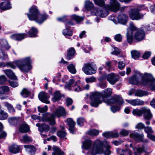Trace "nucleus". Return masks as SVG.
Here are the masks:
<instances>
[{"label":"nucleus","instance_id":"64","mask_svg":"<svg viewBox=\"0 0 155 155\" xmlns=\"http://www.w3.org/2000/svg\"><path fill=\"white\" fill-rule=\"evenodd\" d=\"M9 84L10 85L13 87H16L18 86V84L16 81H10Z\"/></svg>","mask_w":155,"mask_h":155},{"label":"nucleus","instance_id":"56","mask_svg":"<svg viewBox=\"0 0 155 155\" xmlns=\"http://www.w3.org/2000/svg\"><path fill=\"white\" fill-rule=\"evenodd\" d=\"M95 81L96 78L94 77H91L86 78L85 79V81L87 83H92L95 82Z\"/></svg>","mask_w":155,"mask_h":155},{"label":"nucleus","instance_id":"52","mask_svg":"<svg viewBox=\"0 0 155 155\" xmlns=\"http://www.w3.org/2000/svg\"><path fill=\"white\" fill-rule=\"evenodd\" d=\"M66 133L63 131L59 130L57 133V135L61 138L64 137L66 136Z\"/></svg>","mask_w":155,"mask_h":155},{"label":"nucleus","instance_id":"3","mask_svg":"<svg viewBox=\"0 0 155 155\" xmlns=\"http://www.w3.org/2000/svg\"><path fill=\"white\" fill-rule=\"evenodd\" d=\"M31 62L30 58L28 57L16 61L14 62H7L6 63L0 62V67L7 66L15 69L16 65L21 71L27 73L32 68Z\"/></svg>","mask_w":155,"mask_h":155},{"label":"nucleus","instance_id":"24","mask_svg":"<svg viewBox=\"0 0 155 155\" xmlns=\"http://www.w3.org/2000/svg\"><path fill=\"white\" fill-rule=\"evenodd\" d=\"M75 51L73 48H70L67 51L66 58L68 60H70L74 58L75 56Z\"/></svg>","mask_w":155,"mask_h":155},{"label":"nucleus","instance_id":"2","mask_svg":"<svg viewBox=\"0 0 155 155\" xmlns=\"http://www.w3.org/2000/svg\"><path fill=\"white\" fill-rule=\"evenodd\" d=\"M129 81L132 84L138 85L142 83L144 86H149L152 91H155V79L153 78L150 74L145 73L143 75L142 74L138 72L130 78Z\"/></svg>","mask_w":155,"mask_h":155},{"label":"nucleus","instance_id":"61","mask_svg":"<svg viewBox=\"0 0 155 155\" xmlns=\"http://www.w3.org/2000/svg\"><path fill=\"white\" fill-rule=\"evenodd\" d=\"M151 55V52L150 51L145 52L143 56V58L144 59H147L149 58Z\"/></svg>","mask_w":155,"mask_h":155},{"label":"nucleus","instance_id":"35","mask_svg":"<svg viewBox=\"0 0 155 155\" xmlns=\"http://www.w3.org/2000/svg\"><path fill=\"white\" fill-rule=\"evenodd\" d=\"M10 90L9 87L7 86H3L0 87V95L6 94Z\"/></svg>","mask_w":155,"mask_h":155},{"label":"nucleus","instance_id":"62","mask_svg":"<svg viewBox=\"0 0 155 155\" xmlns=\"http://www.w3.org/2000/svg\"><path fill=\"white\" fill-rule=\"evenodd\" d=\"M66 101L67 102V106L68 107L71 105L73 102L72 99L69 97L67 98L66 99Z\"/></svg>","mask_w":155,"mask_h":155},{"label":"nucleus","instance_id":"9","mask_svg":"<svg viewBox=\"0 0 155 155\" xmlns=\"http://www.w3.org/2000/svg\"><path fill=\"white\" fill-rule=\"evenodd\" d=\"M137 28L135 27L133 23L130 22V27L127 29V32L126 36L128 42L130 44H131L133 40V32L137 30Z\"/></svg>","mask_w":155,"mask_h":155},{"label":"nucleus","instance_id":"18","mask_svg":"<svg viewBox=\"0 0 155 155\" xmlns=\"http://www.w3.org/2000/svg\"><path fill=\"white\" fill-rule=\"evenodd\" d=\"M65 113V110L64 107H60L56 109L55 111L54 114L55 117H59L64 115Z\"/></svg>","mask_w":155,"mask_h":155},{"label":"nucleus","instance_id":"53","mask_svg":"<svg viewBox=\"0 0 155 155\" xmlns=\"http://www.w3.org/2000/svg\"><path fill=\"white\" fill-rule=\"evenodd\" d=\"M144 128L145 131L147 133V136L148 137V135L151 134L150 133L153 132L152 128L150 127L147 126V127H145Z\"/></svg>","mask_w":155,"mask_h":155},{"label":"nucleus","instance_id":"58","mask_svg":"<svg viewBox=\"0 0 155 155\" xmlns=\"http://www.w3.org/2000/svg\"><path fill=\"white\" fill-rule=\"evenodd\" d=\"M125 65V64L122 61H120L118 62V68L120 70H122L124 68Z\"/></svg>","mask_w":155,"mask_h":155},{"label":"nucleus","instance_id":"14","mask_svg":"<svg viewBox=\"0 0 155 155\" xmlns=\"http://www.w3.org/2000/svg\"><path fill=\"white\" fill-rule=\"evenodd\" d=\"M38 98L42 102L47 104H49L50 102L48 100L50 96L48 94L45 92H41L38 95Z\"/></svg>","mask_w":155,"mask_h":155},{"label":"nucleus","instance_id":"28","mask_svg":"<svg viewBox=\"0 0 155 155\" xmlns=\"http://www.w3.org/2000/svg\"><path fill=\"white\" fill-rule=\"evenodd\" d=\"M11 8V5L9 1L3 2L1 4L0 8L3 10L9 9Z\"/></svg>","mask_w":155,"mask_h":155},{"label":"nucleus","instance_id":"31","mask_svg":"<svg viewBox=\"0 0 155 155\" xmlns=\"http://www.w3.org/2000/svg\"><path fill=\"white\" fill-rule=\"evenodd\" d=\"M19 130L21 133H25L29 131V127L27 124H23L21 125Z\"/></svg>","mask_w":155,"mask_h":155},{"label":"nucleus","instance_id":"47","mask_svg":"<svg viewBox=\"0 0 155 155\" xmlns=\"http://www.w3.org/2000/svg\"><path fill=\"white\" fill-rule=\"evenodd\" d=\"M88 134L91 136H97L99 134V131L95 129H93L88 131Z\"/></svg>","mask_w":155,"mask_h":155},{"label":"nucleus","instance_id":"37","mask_svg":"<svg viewBox=\"0 0 155 155\" xmlns=\"http://www.w3.org/2000/svg\"><path fill=\"white\" fill-rule=\"evenodd\" d=\"M8 120L10 124L13 125H17L19 122V119L15 117H12L9 118Z\"/></svg>","mask_w":155,"mask_h":155},{"label":"nucleus","instance_id":"59","mask_svg":"<svg viewBox=\"0 0 155 155\" xmlns=\"http://www.w3.org/2000/svg\"><path fill=\"white\" fill-rule=\"evenodd\" d=\"M114 50L111 53L112 54L114 55L119 54L120 53V50L117 47L114 48Z\"/></svg>","mask_w":155,"mask_h":155},{"label":"nucleus","instance_id":"13","mask_svg":"<svg viewBox=\"0 0 155 155\" xmlns=\"http://www.w3.org/2000/svg\"><path fill=\"white\" fill-rule=\"evenodd\" d=\"M120 79L119 76L114 73L108 74L107 81L111 84L114 85Z\"/></svg>","mask_w":155,"mask_h":155},{"label":"nucleus","instance_id":"54","mask_svg":"<svg viewBox=\"0 0 155 155\" xmlns=\"http://www.w3.org/2000/svg\"><path fill=\"white\" fill-rule=\"evenodd\" d=\"M74 80L73 79H71L67 82L65 85V87L67 88H69L71 87L72 84L74 83Z\"/></svg>","mask_w":155,"mask_h":155},{"label":"nucleus","instance_id":"16","mask_svg":"<svg viewBox=\"0 0 155 155\" xmlns=\"http://www.w3.org/2000/svg\"><path fill=\"white\" fill-rule=\"evenodd\" d=\"M145 34L144 31L140 30L137 31L134 35L135 39L138 41H140L144 39Z\"/></svg>","mask_w":155,"mask_h":155},{"label":"nucleus","instance_id":"41","mask_svg":"<svg viewBox=\"0 0 155 155\" xmlns=\"http://www.w3.org/2000/svg\"><path fill=\"white\" fill-rule=\"evenodd\" d=\"M8 117V114L4 110L0 109V120L6 119Z\"/></svg>","mask_w":155,"mask_h":155},{"label":"nucleus","instance_id":"48","mask_svg":"<svg viewBox=\"0 0 155 155\" xmlns=\"http://www.w3.org/2000/svg\"><path fill=\"white\" fill-rule=\"evenodd\" d=\"M8 58L7 54H5L4 51L0 48V59L5 60Z\"/></svg>","mask_w":155,"mask_h":155},{"label":"nucleus","instance_id":"6","mask_svg":"<svg viewBox=\"0 0 155 155\" xmlns=\"http://www.w3.org/2000/svg\"><path fill=\"white\" fill-rule=\"evenodd\" d=\"M27 15L29 20L35 21L39 24H41L48 18L46 14H41L35 5L32 6L29 9V13Z\"/></svg>","mask_w":155,"mask_h":155},{"label":"nucleus","instance_id":"60","mask_svg":"<svg viewBox=\"0 0 155 155\" xmlns=\"http://www.w3.org/2000/svg\"><path fill=\"white\" fill-rule=\"evenodd\" d=\"M144 124L142 123H139L136 126V128L138 129H142L144 128Z\"/></svg>","mask_w":155,"mask_h":155},{"label":"nucleus","instance_id":"42","mask_svg":"<svg viewBox=\"0 0 155 155\" xmlns=\"http://www.w3.org/2000/svg\"><path fill=\"white\" fill-rule=\"evenodd\" d=\"M21 141L25 143L26 142H30L32 141V139L27 135H25L23 137L22 139H20Z\"/></svg>","mask_w":155,"mask_h":155},{"label":"nucleus","instance_id":"29","mask_svg":"<svg viewBox=\"0 0 155 155\" xmlns=\"http://www.w3.org/2000/svg\"><path fill=\"white\" fill-rule=\"evenodd\" d=\"M103 136L107 138L111 137H116L119 136L117 133H113L110 132H106L103 134Z\"/></svg>","mask_w":155,"mask_h":155},{"label":"nucleus","instance_id":"17","mask_svg":"<svg viewBox=\"0 0 155 155\" xmlns=\"http://www.w3.org/2000/svg\"><path fill=\"white\" fill-rule=\"evenodd\" d=\"M125 101L128 103L133 106L142 105L144 104V102L138 99L129 100L126 99Z\"/></svg>","mask_w":155,"mask_h":155},{"label":"nucleus","instance_id":"12","mask_svg":"<svg viewBox=\"0 0 155 155\" xmlns=\"http://www.w3.org/2000/svg\"><path fill=\"white\" fill-rule=\"evenodd\" d=\"M82 70L86 74L91 75L96 73V70L92 67L91 64L90 63L84 64Z\"/></svg>","mask_w":155,"mask_h":155},{"label":"nucleus","instance_id":"63","mask_svg":"<svg viewBox=\"0 0 155 155\" xmlns=\"http://www.w3.org/2000/svg\"><path fill=\"white\" fill-rule=\"evenodd\" d=\"M120 134L122 136H125L128 135L129 132L127 130H122L120 132Z\"/></svg>","mask_w":155,"mask_h":155},{"label":"nucleus","instance_id":"39","mask_svg":"<svg viewBox=\"0 0 155 155\" xmlns=\"http://www.w3.org/2000/svg\"><path fill=\"white\" fill-rule=\"evenodd\" d=\"M85 7L88 10H91L94 8V4L90 1H86L85 3Z\"/></svg>","mask_w":155,"mask_h":155},{"label":"nucleus","instance_id":"15","mask_svg":"<svg viewBox=\"0 0 155 155\" xmlns=\"http://www.w3.org/2000/svg\"><path fill=\"white\" fill-rule=\"evenodd\" d=\"M67 120V124L69 127V130L70 132L72 134H74L75 122L71 118H68Z\"/></svg>","mask_w":155,"mask_h":155},{"label":"nucleus","instance_id":"20","mask_svg":"<svg viewBox=\"0 0 155 155\" xmlns=\"http://www.w3.org/2000/svg\"><path fill=\"white\" fill-rule=\"evenodd\" d=\"M36 126L38 127L39 131L41 133L44 131L48 132L49 130V126L45 124H41L40 123L36 124Z\"/></svg>","mask_w":155,"mask_h":155},{"label":"nucleus","instance_id":"51","mask_svg":"<svg viewBox=\"0 0 155 155\" xmlns=\"http://www.w3.org/2000/svg\"><path fill=\"white\" fill-rule=\"evenodd\" d=\"M114 39L116 41L119 42H121L122 39V37L120 34H118L115 36Z\"/></svg>","mask_w":155,"mask_h":155},{"label":"nucleus","instance_id":"4","mask_svg":"<svg viewBox=\"0 0 155 155\" xmlns=\"http://www.w3.org/2000/svg\"><path fill=\"white\" fill-rule=\"evenodd\" d=\"M112 89L110 88L105 89L102 92H95L92 93L90 96L91 105L95 107H97L103 101L100 99L102 97L104 102H106L105 99L109 97L111 95Z\"/></svg>","mask_w":155,"mask_h":155},{"label":"nucleus","instance_id":"45","mask_svg":"<svg viewBox=\"0 0 155 155\" xmlns=\"http://www.w3.org/2000/svg\"><path fill=\"white\" fill-rule=\"evenodd\" d=\"M144 152V149L143 147L136 148L134 150L135 155H141V153Z\"/></svg>","mask_w":155,"mask_h":155},{"label":"nucleus","instance_id":"49","mask_svg":"<svg viewBox=\"0 0 155 155\" xmlns=\"http://www.w3.org/2000/svg\"><path fill=\"white\" fill-rule=\"evenodd\" d=\"M71 18L72 19L75 20L78 23L80 22L83 20V18L81 17L75 15H72Z\"/></svg>","mask_w":155,"mask_h":155},{"label":"nucleus","instance_id":"7","mask_svg":"<svg viewBox=\"0 0 155 155\" xmlns=\"http://www.w3.org/2000/svg\"><path fill=\"white\" fill-rule=\"evenodd\" d=\"M132 113L134 115L138 116H142L143 113L144 119H151L152 117V115L150 112V110L147 107H143L141 110L138 109H134Z\"/></svg>","mask_w":155,"mask_h":155},{"label":"nucleus","instance_id":"33","mask_svg":"<svg viewBox=\"0 0 155 155\" xmlns=\"http://www.w3.org/2000/svg\"><path fill=\"white\" fill-rule=\"evenodd\" d=\"M38 31L37 29L34 27L31 28V29L28 31V34L29 36L31 37H37V34Z\"/></svg>","mask_w":155,"mask_h":155},{"label":"nucleus","instance_id":"46","mask_svg":"<svg viewBox=\"0 0 155 155\" xmlns=\"http://www.w3.org/2000/svg\"><path fill=\"white\" fill-rule=\"evenodd\" d=\"M131 56L133 58L137 59L140 56V53L137 51L134 50L131 51Z\"/></svg>","mask_w":155,"mask_h":155},{"label":"nucleus","instance_id":"23","mask_svg":"<svg viewBox=\"0 0 155 155\" xmlns=\"http://www.w3.org/2000/svg\"><path fill=\"white\" fill-rule=\"evenodd\" d=\"M143 135H141L138 133L134 132L130 134V137L137 141H141Z\"/></svg>","mask_w":155,"mask_h":155},{"label":"nucleus","instance_id":"36","mask_svg":"<svg viewBox=\"0 0 155 155\" xmlns=\"http://www.w3.org/2000/svg\"><path fill=\"white\" fill-rule=\"evenodd\" d=\"M61 97L60 93L59 91H56L54 93V96L52 98V100L53 102H55L60 100Z\"/></svg>","mask_w":155,"mask_h":155},{"label":"nucleus","instance_id":"1","mask_svg":"<svg viewBox=\"0 0 155 155\" xmlns=\"http://www.w3.org/2000/svg\"><path fill=\"white\" fill-rule=\"evenodd\" d=\"M95 4L100 7L96 10L95 15L103 18L106 16L108 14V10L112 12H116L120 10L123 11L125 7L120 8L119 3L116 0H110V5H104L103 0H94Z\"/></svg>","mask_w":155,"mask_h":155},{"label":"nucleus","instance_id":"21","mask_svg":"<svg viewBox=\"0 0 155 155\" xmlns=\"http://www.w3.org/2000/svg\"><path fill=\"white\" fill-rule=\"evenodd\" d=\"M66 28L63 30L62 31L63 34L65 36L66 38L70 39L68 36H71L73 35V31L70 29V26H65Z\"/></svg>","mask_w":155,"mask_h":155},{"label":"nucleus","instance_id":"11","mask_svg":"<svg viewBox=\"0 0 155 155\" xmlns=\"http://www.w3.org/2000/svg\"><path fill=\"white\" fill-rule=\"evenodd\" d=\"M106 102H104L109 105L116 103H117L119 105H121L124 103V101L122 97L118 96H117L108 99L107 101H106Z\"/></svg>","mask_w":155,"mask_h":155},{"label":"nucleus","instance_id":"43","mask_svg":"<svg viewBox=\"0 0 155 155\" xmlns=\"http://www.w3.org/2000/svg\"><path fill=\"white\" fill-rule=\"evenodd\" d=\"M86 122L84 118L83 117H80L77 119V122L78 125L82 126L84 125V123Z\"/></svg>","mask_w":155,"mask_h":155},{"label":"nucleus","instance_id":"27","mask_svg":"<svg viewBox=\"0 0 155 155\" xmlns=\"http://www.w3.org/2000/svg\"><path fill=\"white\" fill-rule=\"evenodd\" d=\"M24 147L26 151L29 153L31 155H34L36 149L35 147L33 145H24Z\"/></svg>","mask_w":155,"mask_h":155},{"label":"nucleus","instance_id":"30","mask_svg":"<svg viewBox=\"0 0 155 155\" xmlns=\"http://www.w3.org/2000/svg\"><path fill=\"white\" fill-rule=\"evenodd\" d=\"M53 152L52 153V155H64V152L62 151L58 147L54 146L52 147Z\"/></svg>","mask_w":155,"mask_h":155},{"label":"nucleus","instance_id":"32","mask_svg":"<svg viewBox=\"0 0 155 155\" xmlns=\"http://www.w3.org/2000/svg\"><path fill=\"white\" fill-rule=\"evenodd\" d=\"M20 149L19 147L16 145H13L9 147L10 152L15 154L19 152Z\"/></svg>","mask_w":155,"mask_h":155},{"label":"nucleus","instance_id":"10","mask_svg":"<svg viewBox=\"0 0 155 155\" xmlns=\"http://www.w3.org/2000/svg\"><path fill=\"white\" fill-rule=\"evenodd\" d=\"M55 117L54 113H47L42 115V121L44 122L48 121L51 125H54L55 124Z\"/></svg>","mask_w":155,"mask_h":155},{"label":"nucleus","instance_id":"25","mask_svg":"<svg viewBox=\"0 0 155 155\" xmlns=\"http://www.w3.org/2000/svg\"><path fill=\"white\" fill-rule=\"evenodd\" d=\"M21 94L24 97H30L32 99L33 98V95H31V92L29 91L27 89L24 88L21 92Z\"/></svg>","mask_w":155,"mask_h":155},{"label":"nucleus","instance_id":"38","mask_svg":"<svg viewBox=\"0 0 155 155\" xmlns=\"http://www.w3.org/2000/svg\"><path fill=\"white\" fill-rule=\"evenodd\" d=\"M148 94V93L147 91L140 90H137L135 92V95L137 96L141 97L147 95Z\"/></svg>","mask_w":155,"mask_h":155},{"label":"nucleus","instance_id":"22","mask_svg":"<svg viewBox=\"0 0 155 155\" xmlns=\"http://www.w3.org/2000/svg\"><path fill=\"white\" fill-rule=\"evenodd\" d=\"M127 19V16L125 14H120L118 16V22L123 25H125L126 24Z\"/></svg>","mask_w":155,"mask_h":155},{"label":"nucleus","instance_id":"34","mask_svg":"<svg viewBox=\"0 0 155 155\" xmlns=\"http://www.w3.org/2000/svg\"><path fill=\"white\" fill-rule=\"evenodd\" d=\"M92 141L90 140H86L82 143V147L85 149H88L91 146Z\"/></svg>","mask_w":155,"mask_h":155},{"label":"nucleus","instance_id":"5","mask_svg":"<svg viewBox=\"0 0 155 155\" xmlns=\"http://www.w3.org/2000/svg\"><path fill=\"white\" fill-rule=\"evenodd\" d=\"M110 147V143L107 141L101 142L99 140H97L93 144L91 153L92 155H95L103 153L105 155H110L111 153L109 150Z\"/></svg>","mask_w":155,"mask_h":155},{"label":"nucleus","instance_id":"55","mask_svg":"<svg viewBox=\"0 0 155 155\" xmlns=\"http://www.w3.org/2000/svg\"><path fill=\"white\" fill-rule=\"evenodd\" d=\"M120 109V107L117 106H113L110 107V110L113 113H115L117 111H119Z\"/></svg>","mask_w":155,"mask_h":155},{"label":"nucleus","instance_id":"50","mask_svg":"<svg viewBox=\"0 0 155 155\" xmlns=\"http://www.w3.org/2000/svg\"><path fill=\"white\" fill-rule=\"evenodd\" d=\"M38 111L40 113H44L46 112L48 109V107L47 105H45L44 107H38Z\"/></svg>","mask_w":155,"mask_h":155},{"label":"nucleus","instance_id":"26","mask_svg":"<svg viewBox=\"0 0 155 155\" xmlns=\"http://www.w3.org/2000/svg\"><path fill=\"white\" fill-rule=\"evenodd\" d=\"M4 71L8 78L14 80H16L17 79V77L11 70L7 69L4 70Z\"/></svg>","mask_w":155,"mask_h":155},{"label":"nucleus","instance_id":"8","mask_svg":"<svg viewBox=\"0 0 155 155\" xmlns=\"http://www.w3.org/2000/svg\"><path fill=\"white\" fill-rule=\"evenodd\" d=\"M145 9L144 5H143L133 10L129 14L130 18L133 20H138L142 18L143 15L140 13L139 12Z\"/></svg>","mask_w":155,"mask_h":155},{"label":"nucleus","instance_id":"57","mask_svg":"<svg viewBox=\"0 0 155 155\" xmlns=\"http://www.w3.org/2000/svg\"><path fill=\"white\" fill-rule=\"evenodd\" d=\"M7 80V78L4 75L0 76V84H2L5 83Z\"/></svg>","mask_w":155,"mask_h":155},{"label":"nucleus","instance_id":"44","mask_svg":"<svg viewBox=\"0 0 155 155\" xmlns=\"http://www.w3.org/2000/svg\"><path fill=\"white\" fill-rule=\"evenodd\" d=\"M68 71L71 73L75 74L76 72V70L75 68V66L72 64H71L67 66Z\"/></svg>","mask_w":155,"mask_h":155},{"label":"nucleus","instance_id":"40","mask_svg":"<svg viewBox=\"0 0 155 155\" xmlns=\"http://www.w3.org/2000/svg\"><path fill=\"white\" fill-rule=\"evenodd\" d=\"M5 105L6 106L9 112L11 113H14L15 112V110L13 106L10 104L6 102L4 103Z\"/></svg>","mask_w":155,"mask_h":155},{"label":"nucleus","instance_id":"19","mask_svg":"<svg viewBox=\"0 0 155 155\" xmlns=\"http://www.w3.org/2000/svg\"><path fill=\"white\" fill-rule=\"evenodd\" d=\"M27 37V35L25 33L15 34L11 36V38L14 40L21 41Z\"/></svg>","mask_w":155,"mask_h":155}]
</instances>
